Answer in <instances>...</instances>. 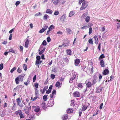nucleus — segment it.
Here are the masks:
<instances>
[{
  "mask_svg": "<svg viewBox=\"0 0 120 120\" xmlns=\"http://www.w3.org/2000/svg\"><path fill=\"white\" fill-rule=\"evenodd\" d=\"M54 99H50L48 101L47 105L49 107H51L54 105Z\"/></svg>",
  "mask_w": 120,
  "mask_h": 120,
  "instance_id": "4",
  "label": "nucleus"
},
{
  "mask_svg": "<svg viewBox=\"0 0 120 120\" xmlns=\"http://www.w3.org/2000/svg\"><path fill=\"white\" fill-rule=\"evenodd\" d=\"M59 12L58 11H55L54 12V14L55 15H58L59 14Z\"/></svg>",
  "mask_w": 120,
  "mask_h": 120,
  "instance_id": "52",
  "label": "nucleus"
},
{
  "mask_svg": "<svg viewBox=\"0 0 120 120\" xmlns=\"http://www.w3.org/2000/svg\"><path fill=\"white\" fill-rule=\"evenodd\" d=\"M47 43L45 40H44L42 42V44L41 45H43L44 46H45L47 45Z\"/></svg>",
  "mask_w": 120,
  "mask_h": 120,
  "instance_id": "35",
  "label": "nucleus"
},
{
  "mask_svg": "<svg viewBox=\"0 0 120 120\" xmlns=\"http://www.w3.org/2000/svg\"><path fill=\"white\" fill-rule=\"evenodd\" d=\"M86 85L87 87V88H90L92 86V83L91 82H89L86 83Z\"/></svg>",
  "mask_w": 120,
  "mask_h": 120,
  "instance_id": "18",
  "label": "nucleus"
},
{
  "mask_svg": "<svg viewBox=\"0 0 120 120\" xmlns=\"http://www.w3.org/2000/svg\"><path fill=\"white\" fill-rule=\"evenodd\" d=\"M33 107L34 109V111L36 112L35 114L37 116H39L41 114V111L39 106H33Z\"/></svg>",
  "mask_w": 120,
  "mask_h": 120,
  "instance_id": "1",
  "label": "nucleus"
},
{
  "mask_svg": "<svg viewBox=\"0 0 120 120\" xmlns=\"http://www.w3.org/2000/svg\"><path fill=\"white\" fill-rule=\"evenodd\" d=\"M92 29L91 27H90L89 29V34L90 35L92 32Z\"/></svg>",
  "mask_w": 120,
  "mask_h": 120,
  "instance_id": "41",
  "label": "nucleus"
},
{
  "mask_svg": "<svg viewBox=\"0 0 120 120\" xmlns=\"http://www.w3.org/2000/svg\"><path fill=\"white\" fill-rule=\"evenodd\" d=\"M87 15V13L86 12L84 13L82 16V17L83 18H84L85 17H86Z\"/></svg>",
  "mask_w": 120,
  "mask_h": 120,
  "instance_id": "37",
  "label": "nucleus"
},
{
  "mask_svg": "<svg viewBox=\"0 0 120 120\" xmlns=\"http://www.w3.org/2000/svg\"><path fill=\"white\" fill-rule=\"evenodd\" d=\"M25 75L24 74H22L20 75H19L18 76V77H19V78L20 80L22 82L23 80V78Z\"/></svg>",
  "mask_w": 120,
  "mask_h": 120,
  "instance_id": "11",
  "label": "nucleus"
},
{
  "mask_svg": "<svg viewBox=\"0 0 120 120\" xmlns=\"http://www.w3.org/2000/svg\"><path fill=\"white\" fill-rule=\"evenodd\" d=\"M40 60H36V61L35 64L38 65L39 64Z\"/></svg>",
  "mask_w": 120,
  "mask_h": 120,
  "instance_id": "62",
  "label": "nucleus"
},
{
  "mask_svg": "<svg viewBox=\"0 0 120 120\" xmlns=\"http://www.w3.org/2000/svg\"><path fill=\"white\" fill-rule=\"evenodd\" d=\"M75 79H74L73 77H71L70 79L69 82L70 83H71L72 82H73V81Z\"/></svg>",
  "mask_w": 120,
  "mask_h": 120,
  "instance_id": "40",
  "label": "nucleus"
},
{
  "mask_svg": "<svg viewBox=\"0 0 120 120\" xmlns=\"http://www.w3.org/2000/svg\"><path fill=\"white\" fill-rule=\"evenodd\" d=\"M41 106L42 108L44 109H45L46 108V104L45 103V101H43L41 104Z\"/></svg>",
  "mask_w": 120,
  "mask_h": 120,
  "instance_id": "16",
  "label": "nucleus"
},
{
  "mask_svg": "<svg viewBox=\"0 0 120 120\" xmlns=\"http://www.w3.org/2000/svg\"><path fill=\"white\" fill-rule=\"evenodd\" d=\"M77 88L79 89H82L83 87L82 83H79L78 84L77 86Z\"/></svg>",
  "mask_w": 120,
  "mask_h": 120,
  "instance_id": "17",
  "label": "nucleus"
},
{
  "mask_svg": "<svg viewBox=\"0 0 120 120\" xmlns=\"http://www.w3.org/2000/svg\"><path fill=\"white\" fill-rule=\"evenodd\" d=\"M88 5V3L87 2L84 1L83 2L82 4V6L80 8V10H82L85 9L86 8Z\"/></svg>",
  "mask_w": 120,
  "mask_h": 120,
  "instance_id": "3",
  "label": "nucleus"
},
{
  "mask_svg": "<svg viewBox=\"0 0 120 120\" xmlns=\"http://www.w3.org/2000/svg\"><path fill=\"white\" fill-rule=\"evenodd\" d=\"M92 85L94 86L96 83V80L95 79H93L92 80Z\"/></svg>",
  "mask_w": 120,
  "mask_h": 120,
  "instance_id": "36",
  "label": "nucleus"
},
{
  "mask_svg": "<svg viewBox=\"0 0 120 120\" xmlns=\"http://www.w3.org/2000/svg\"><path fill=\"white\" fill-rule=\"evenodd\" d=\"M55 75H54L52 74L51 75V78L52 79H54L55 77Z\"/></svg>",
  "mask_w": 120,
  "mask_h": 120,
  "instance_id": "58",
  "label": "nucleus"
},
{
  "mask_svg": "<svg viewBox=\"0 0 120 120\" xmlns=\"http://www.w3.org/2000/svg\"><path fill=\"white\" fill-rule=\"evenodd\" d=\"M89 27V26H84L83 27H81V29L82 30L85 29H86L87 28Z\"/></svg>",
  "mask_w": 120,
  "mask_h": 120,
  "instance_id": "48",
  "label": "nucleus"
},
{
  "mask_svg": "<svg viewBox=\"0 0 120 120\" xmlns=\"http://www.w3.org/2000/svg\"><path fill=\"white\" fill-rule=\"evenodd\" d=\"M67 55H69V56L71 55V51L70 49H67Z\"/></svg>",
  "mask_w": 120,
  "mask_h": 120,
  "instance_id": "24",
  "label": "nucleus"
},
{
  "mask_svg": "<svg viewBox=\"0 0 120 120\" xmlns=\"http://www.w3.org/2000/svg\"><path fill=\"white\" fill-rule=\"evenodd\" d=\"M75 14V13L73 11H71L69 14V16L70 17L72 16Z\"/></svg>",
  "mask_w": 120,
  "mask_h": 120,
  "instance_id": "31",
  "label": "nucleus"
},
{
  "mask_svg": "<svg viewBox=\"0 0 120 120\" xmlns=\"http://www.w3.org/2000/svg\"><path fill=\"white\" fill-rule=\"evenodd\" d=\"M73 110L72 109H68L67 110V112L68 113H72Z\"/></svg>",
  "mask_w": 120,
  "mask_h": 120,
  "instance_id": "20",
  "label": "nucleus"
},
{
  "mask_svg": "<svg viewBox=\"0 0 120 120\" xmlns=\"http://www.w3.org/2000/svg\"><path fill=\"white\" fill-rule=\"evenodd\" d=\"M36 58L37 59L36 60H40L41 59L40 56H37L36 57Z\"/></svg>",
  "mask_w": 120,
  "mask_h": 120,
  "instance_id": "63",
  "label": "nucleus"
},
{
  "mask_svg": "<svg viewBox=\"0 0 120 120\" xmlns=\"http://www.w3.org/2000/svg\"><path fill=\"white\" fill-rule=\"evenodd\" d=\"M23 86L21 85L17 86L14 89V90H19L21 88H22Z\"/></svg>",
  "mask_w": 120,
  "mask_h": 120,
  "instance_id": "22",
  "label": "nucleus"
},
{
  "mask_svg": "<svg viewBox=\"0 0 120 120\" xmlns=\"http://www.w3.org/2000/svg\"><path fill=\"white\" fill-rule=\"evenodd\" d=\"M55 27L53 25H51L50 26L49 28V30L50 31L52 30Z\"/></svg>",
  "mask_w": 120,
  "mask_h": 120,
  "instance_id": "28",
  "label": "nucleus"
},
{
  "mask_svg": "<svg viewBox=\"0 0 120 120\" xmlns=\"http://www.w3.org/2000/svg\"><path fill=\"white\" fill-rule=\"evenodd\" d=\"M87 108V107L85 105H84L82 107V110L84 111Z\"/></svg>",
  "mask_w": 120,
  "mask_h": 120,
  "instance_id": "39",
  "label": "nucleus"
},
{
  "mask_svg": "<svg viewBox=\"0 0 120 120\" xmlns=\"http://www.w3.org/2000/svg\"><path fill=\"white\" fill-rule=\"evenodd\" d=\"M68 118V115L66 114L63 115L62 118L63 120H67Z\"/></svg>",
  "mask_w": 120,
  "mask_h": 120,
  "instance_id": "14",
  "label": "nucleus"
},
{
  "mask_svg": "<svg viewBox=\"0 0 120 120\" xmlns=\"http://www.w3.org/2000/svg\"><path fill=\"white\" fill-rule=\"evenodd\" d=\"M103 103H101L100 106V109H101L102 108L103 106Z\"/></svg>",
  "mask_w": 120,
  "mask_h": 120,
  "instance_id": "61",
  "label": "nucleus"
},
{
  "mask_svg": "<svg viewBox=\"0 0 120 120\" xmlns=\"http://www.w3.org/2000/svg\"><path fill=\"white\" fill-rule=\"evenodd\" d=\"M48 95H44L43 97V98L44 101H46L48 99L47 98Z\"/></svg>",
  "mask_w": 120,
  "mask_h": 120,
  "instance_id": "23",
  "label": "nucleus"
},
{
  "mask_svg": "<svg viewBox=\"0 0 120 120\" xmlns=\"http://www.w3.org/2000/svg\"><path fill=\"white\" fill-rule=\"evenodd\" d=\"M0 70H1L3 68V63L1 64L0 65Z\"/></svg>",
  "mask_w": 120,
  "mask_h": 120,
  "instance_id": "54",
  "label": "nucleus"
},
{
  "mask_svg": "<svg viewBox=\"0 0 120 120\" xmlns=\"http://www.w3.org/2000/svg\"><path fill=\"white\" fill-rule=\"evenodd\" d=\"M24 69L25 71H26L27 69V66L26 64H24L23 66Z\"/></svg>",
  "mask_w": 120,
  "mask_h": 120,
  "instance_id": "42",
  "label": "nucleus"
},
{
  "mask_svg": "<svg viewBox=\"0 0 120 120\" xmlns=\"http://www.w3.org/2000/svg\"><path fill=\"white\" fill-rule=\"evenodd\" d=\"M61 84L60 82L57 81L56 82L55 85L56 87H58L59 86L60 87L61 86Z\"/></svg>",
  "mask_w": 120,
  "mask_h": 120,
  "instance_id": "29",
  "label": "nucleus"
},
{
  "mask_svg": "<svg viewBox=\"0 0 120 120\" xmlns=\"http://www.w3.org/2000/svg\"><path fill=\"white\" fill-rule=\"evenodd\" d=\"M48 88V86H45L43 90V93L44 92H45V91L47 89V88Z\"/></svg>",
  "mask_w": 120,
  "mask_h": 120,
  "instance_id": "49",
  "label": "nucleus"
},
{
  "mask_svg": "<svg viewBox=\"0 0 120 120\" xmlns=\"http://www.w3.org/2000/svg\"><path fill=\"white\" fill-rule=\"evenodd\" d=\"M45 31V30H44V29L43 28H42L41 30H40L39 31V32L40 33H42Z\"/></svg>",
  "mask_w": 120,
  "mask_h": 120,
  "instance_id": "55",
  "label": "nucleus"
},
{
  "mask_svg": "<svg viewBox=\"0 0 120 120\" xmlns=\"http://www.w3.org/2000/svg\"><path fill=\"white\" fill-rule=\"evenodd\" d=\"M109 70L108 69H106L103 71L102 73L103 75H105L109 73Z\"/></svg>",
  "mask_w": 120,
  "mask_h": 120,
  "instance_id": "13",
  "label": "nucleus"
},
{
  "mask_svg": "<svg viewBox=\"0 0 120 120\" xmlns=\"http://www.w3.org/2000/svg\"><path fill=\"white\" fill-rule=\"evenodd\" d=\"M56 90L55 89H53L52 92V94L50 95V97L52 99L53 97V96L56 94Z\"/></svg>",
  "mask_w": 120,
  "mask_h": 120,
  "instance_id": "8",
  "label": "nucleus"
},
{
  "mask_svg": "<svg viewBox=\"0 0 120 120\" xmlns=\"http://www.w3.org/2000/svg\"><path fill=\"white\" fill-rule=\"evenodd\" d=\"M80 60L79 59H76L75 61V64L76 66H79V64L80 63Z\"/></svg>",
  "mask_w": 120,
  "mask_h": 120,
  "instance_id": "9",
  "label": "nucleus"
},
{
  "mask_svg": "<svg viewBox=\"0 0 120 120\" xmlns=\"http://www.w3.org/2000/svg\"><path fill=\"white\" fill-rule=\"evenodd\" d=\"M16 69V68L15 67L13 68L10 71V72L11 73H12Z\"/></svg>",
  "mask_w": 120,
  "mask_h": 120,
  "instance_id": "43",
  "label": "nucleus"
},
{
  "mask_svg": "<svg viewBox=\"0 0 120 120\" xmlns=\"http://www.w3.org/2000/svg\"><path fill=\"white\" fill-rule=\"evenodd\" d=\"M16 101L17 103V104L21 108L23 107V105L21 103V101L20 98H19L16 99Z\"/></svg>",
  "mask_w": 120,
  "mask_h": 120,
  "instance_id": "5",
  "label": "nucleus"
},
{
  "mask_svg": "<svg viewBox=\"0 0 120 120\" xmlns=\"http://www.w3.org/2000/svg\"><path fill=\"white\" fill-rule=\"evenodd\" d=\"M35 87L36 88V90H37V88L38 87V84L37 82L35 83L34 84Z\"/></svg>",
  "mask_w": 120,
  "mask_h": 120,
  "instance_id": "33",
  "label": "nucleus"
},
{
  "mask_svg": "<svg viewBox=\"0 0 120 120\" xmlns=\"http://www.w3.org/2000/svg\"><path fill=\"white\" fill-rule=\"evenodd\" d=\"M45 50L43 49H40V51L39 52V54L40 55H41L44 52Z\"/></svg>",
  "mask_w": 120,
  "mask_h": 120,
  "instance_id": "46",
  "label": "nucleus"
},
{
  "mask_svg": "<svg viewBox=\"0 0 120 120\" xmlns=\"http://www.w3.org/2000/svg\"><path fill=\"white\" fill-rule=\"evenodd\" d=\"M51 92V90L48 89L46 91V94H49Z\"/></svg>",
  "mask_w": 120,
  "mask_h": 120,
  "instance_id": "57",
  "label": "nucleus"
},
{
  "mask_svg": "<svg viewBox=\"0 0 120 120\" xmlns=\"http://www.w3.org/2000/svg\"><path fill=\"white\" fill-rule=\"evenodd\" d=\"M51 38L49 37H48L47 38V41L48 42H50L51 41Z\"/></svg>",
  "mask_w": 120,
  "mask_h": 120,
  "instance_id": "56",
  "label": "nucleus"
},
{
  "mask_svg": "<svg viewBox=\"0 0 120 120\" xmlns=\"http://www.w3.org/2000/svg\"><path fill=\"white\" fill-rule=\"evenodd\" d=\"M52 11L49 9H47L46 10V13H49L50 14H51L52 13Z\"/></svg>",
  "mask_w": 120,
  "mask_h": 120,
  "instance_id": "26",
  "label": "nucleus"
},
{
  "mask_svg": "<svg viewBox=\"0 0 120 120\" xmlns=\"http://www.w3.org/2000/svg\"><path fill=\"white\" fill-rule=\"evenodd\" d=\"M105 56L104 55V54H102L99 57L98 59L101 60H102V59L105 58Z\"/></svg>",
  "mask_w": 120,
  "mask_h": 120,
  "instance_id": "30",
  "label": "nucleus"
},
{
  "mask_svg": "<svg viewBox=\"0 0 120 120\" xmlns=\"http://www.w3.org/2000/svg\"><path fill=\"white\" fill-rule=\"evenodd\" d=\"M19 77H17V78H16L15 79V81L16 84H19Z\"/></svg>",
  "mask_w": 120,
  "mask_h": 120,
  "instance_id": "32",
  "label": "nucleus"
},
{
  "mask_svg": "<svg viewBox=\"0 0 120 120\" xmlns=\"http://www.w3.org/2000/svg\"><path fill=\"white\" fill-rule=\"evenodd\" d=\"M17 71L19 73H20L22 71V70L19 67L18 68Z\"/></svg>",
  "mask_w": 120,
  "mask_h": 120,
  "instance_id": "59",
  "label": "nucleus"
},
{
  "mask_svg": "<svg viewBox=\"0 0 120 120\" xmlns=\"http://www.w3.org/2000/svg\"><path fill=\"white\" fill-rule=\"evenodd\" d=\"M66 30L69 34H70L71 33V30L69 28H66Z\"/></svg>",
  "mask_w": 120,
  "mask_h": 120,
  "instance_id": "38",
  "label": "nucleus"
},
{
  "mask_svg": "<svg viewBox=\"0 0 120 120\" xmlns=\"http://www.w3.org/2000/svg\"><path fill=\"white\" fill-rule=\"evenodd\" d=\"M29 43V40L28 39H27L26 40V41L25 42V47L26 48H28V45Z\"/></svg>",
  "mask_w": 120,
  "mask_h": 120,
  "instance_id": "19",
  "label": "nucleus"
},
{
  "mask_svg": "<svg viewBox=\"0 0 120 120\" xmlns=\"http://www.w3.org/2000/svg\"><path fill=\"white\" fill-rule=\"evenodd\" d=\"M52 71L54 72H57V68H52Z\"/></svg>",
  "mask_w": 120,
  "mask_h": 120,
  "instance_id": "53",
  "label": "nucleus"
},
{
  "mask_svg": "<svg viewBox=\"0 0 120 120\" xmlns=\"http://www.w3.org/2000/svg\"><path fill=\"white\" fill-rule=\"evenodd\" d=\"M95 39V43L96 44H98V38H94Z\"/></svg>",
  "mask_w": 120,
  "mask_h": 120,
  "instance_id": "50",
  "label": "nucleus"
},
{
  "mask_svg": "<svg viewBox=\"0 0 120 120\" xmlns=\"http://www.w3.org/2000/svg\"><path fill=\"white\" fill-rule=\"evenodd\" d=\"M73 95L75 97H79L80 96L79 93L77 91L74 92L73 94Z\"/></svg>",
  "mask_w": 120,
  "mask_h": 120,
  "instance_id": "7",
  "label": "nucleus"
},
{
  "mask_svg": "<svg viewBox=\"0 0 120 120\" xmlns=\"http://www.w3.org/2000/svg\"><path fill=\"white\" fill-rule=\"evenodd\" d=\"M9 52H12L13 53H15V51L12 49H9Z\"/></svg>",
  "mask_w": 120,
  "mask_h": 120,
  "instance_id": "60",
  "label": "nucleus"
},
{
  "mask_svg": "<svg viewBox=\"0 0 120 120\" xmlns=\"http://www.w3.org/2000/svg\"><path fill=\"white\" fill-rule=\"evenodd\" d=\"M46 48L45 46L41 45L40 46V48L39 50V51H40V49H43L45 50Z\"/></svg>",
  "mask_w": 120,
  "mask_h": 120,
  "instance_id": "25",
  "label": "nucleus"
},
{
  "mask_svg": "<svg viewBox=\"0 0 120 120\" xmlns=\"http://www.w3.org/2000/svg\"><path fill=\"white\" fill-rule=\"evenodd\" d=\"M88 42L92 44H93V43L92 39L90 38L88 40Z\"/></svg>",
  "mask_w": 120,
  "mask_h": 120,
  "instance_id": "44",
  "label": "nucleus"
},
{
  "mask_svg": "<svg viewBox=\"0 0 120 120\" xmlns=\"http://www.w3.org/2000/svg\"><path fill=\"white\" fill-rule=\"evenodd\" d=\"M82 69L83 71L86 72L87 70V68L86 66H85V67H84V68H82Z\"/></svg>",
  "mask_w": 120,
  "mask_h": 120,
  "instance_id": "64",
  "label": "nucleus"
},
{
  "mask_svg": "<svg viewBox=\"0 0 120 120\" xmlns=\"http://www.w3.org/2000/svg\"><path fill=\"white\" fill-rule=\"evenodd\" d=\"M116 20L118 21V22L117 23V28L118 29L120 27V21H119L118 19H117Z\"/></svg>",
  "mask_w": 120,
  "mask_h": 120,
  "instance_id": "34",
  "label": "nucleus"
},
{
  "mask_svg": "<svg viewBox=\"0 0 120 120\" xmlns=\"http://www.w3.org/2000/svg\"><path fill=\"white\" fill-rule=\"evenodd\" d=\"M49 17V16L47 14H45L44 15L43 18V19L44 20H46L47 19H48Z\"/></svg>",
  "mask_w": 120,
  "mask_h": 120,
  "instance_id": "27",
  "label": "nucleus"
},
{
  "mask_svg": "<svg viewBox=\"0 0 120 120\" xmlns=\"http://www.w3.org/2000/svg\"><path fill=\"white\" fill-rule=\"evenodd\" d=\"M15 114L18 116L19 115L20 118H23L25 117V116L22 113V112L21 110H19L16 111L15 112Z\"/></svg>",
  "mask_w": 120,
  "mask_h": 120,
  "instance_id": "2",
  "label": "nucleus"
},
{
  "mask_svg": "<svg viewBox=\"0 0 120 120\" xmlns=\"http://www.w3.org/2000/svg\"><path fill=\"white\" fill-rule=\"evenodd\" d=\"M65 19L66 15L65 14H64L61 16L60 19L61 21L63 22H64Z\"/></svg>",
  "mask_w": 120,
  "mask_h": 120,
  "instance_id": "12",
  "label": "nucleus"
},
{
  "mask_svg": "<svg viewBox=\"0 0 120 120\" xmlns=\"http://www.w3.org/2000/svg\"><path fill=\"white\" fill-rule=\"evenodd\" d=\"M100 64L102 67H105V62L103 60H101L100 61Z\"/></svg>",
  "mask_w": 120,
  "mask_h": 120,
  "instance_id": "15",
  "label": "nucleus"
},
{
  "mask_svg": "<svg viewBox=\"0 0 120 120\" xmlns=\"http://www.w3.org/2000/svg\"><path fill=\"white\" fill-rule=\"evenodd\" d=\"M98 77L99 81H101V79L102 77V76L101 74H99L98 75Z\"/></svg>",
  "mask_w": 120,
  "mask_h": 120,
  "instance_id": "51",
  "label": "nucleus"
},
{
  "mask_svg": "<svg viewBox=\"0 0 120 120\" xmlns=\"http://www.w3.org/2000/svg\"><path fill=\"white\" fill-rule=\"evenodd\" d=\"M96 92L97 93H99L100 92H101L102 90V87L100 86L96 88Z\"/></svg>",
  "mask_w": 120,
  "mask_h": 120,
  "instance_id": "10",
  "label": "nucleus"
},
{
  "mask_svg": "<svg viewBox=\"0 0 120 120\" xmlns=\"http://www.w3.org/2000/svg\"><path fill=\"white\" fill-rule=\"evenodd\" d=\"M90 20V18L89 16H87L86 17L85 19V21L86 22H88Z\"/></svg>",
  "mask_w": 120,
  "mask_h": 120,
  "instance_id": "21",
  "label": "nucleus"
},
{
  "mask_svg": "<svg viewBox=\"0 0 120 120\" xmlns=\"http://www.w3.org/2000/svg\"><path fill=\"white\" fill-rule=\"evenodd\" d=\"M45 50L43 49H40V51L39 52V54L40 55H41L44 52Z\"/></svg>",
  "mask_w": 120,
  "mask_h": 120,
  "instance_id": "45",
  "label": "nucleus"
},
{
  "mask_svg": "<svg viewBox=\"0 0 120 120\" xmlns=\"http://www.w3.org/2000/svg\"><path fill=\"white\" fill-rule=\"evenodd\" d=\"M45 50L43 49H40V51L39 52V54L40 55H41L44 52Z\"/></svg>",
  "mask_w": 120,
  "mask_h": 120,
  "instance_id": "47",
  "label": "nucleus"
},
{
  "mask_svg": "<svg viewBox=\"0 0 120 120\" xmlns=\"http://www.w3.org/2000/svg\"><path fill=\"white\" fill-rule=\"evenodd\" d=\"M72 76L74 79L77 78V79L78 76V73L76 72H73L72 73Z\"/></svg>",
  "mask_w": 120,
  "mask_h": 120,
  "instance_id": "6",
  "label": "nucleus"
}]
</instances>
